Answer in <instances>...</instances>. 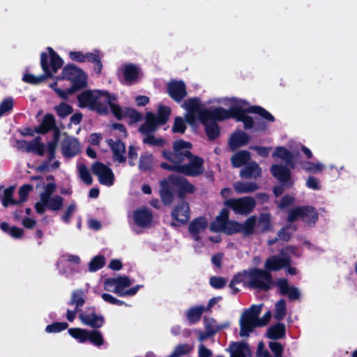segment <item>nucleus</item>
<instances>
[{
  "mask_svg": "<svg viewBox=\"0 0 357 357\" xmlns=\"http://www.w3.org/2000/svg\"><path fill=\"white\" fill-rule=\"evenodd\" d=\"M225 105L229 109L217 108L213 111H208L204 108L198 98H191L184 102L182 107L185 109V119L190 125L195 126L198 122L202 123L205 127V131L208 137L211 139H215L220 133L219 128L215 120H223L229 117L236 118L237 121H242L246 129L254 126L255 130L265 129L257 126V119H253L247 116L245 112H255L269 121H273V116L263 108L253 107L246 108L247 102L241 99L225 98Z\"/></svg>",
  "mask_w": 357,
  "mask_h": 357,
  "instance_id": "obj_1",
  "label": "nucleus"
},
{
  "mask_svg": "<svg viewBox=\"0 0 357 357\" xmlns=\"http://www.w3.org/2000/svg\"><path fill=\"white\" fill-rule=\"evenodd\" d=\"M171 113V109L168 107L160 106L158 109L157 114L151 112L147 113L146 122L141 126L139 131L146 135L143 142L153 146H162L165 141L159 137H155L151 133L155 131L159 125L167 122Z\"/></svg>",
  "mask_w": 357,
  "mask_h": 357,
  "instance_id": "obj_2",
  "label": "nucleus"
},
{
  "mask_svg": "<svg viewBox=\"0 0 357 357\" xmlns=\"http://www.w3.org/2000/svg\"><path fill=\"white\" fill-rule=\"evenodd\" d=\"M236 283H242L244 286L267 289L272 283L270 273L266 269L251 268L236 275L231 281L230 286Z\"/></svg>",
  "mask_w": 357,
  "mask_h": 357,
  "instance_id": "obj_3",
  "label": "nucleus"
},
{
  "mask_svg": "<svg viewBox=\"0 0 357 357\" xmlns=\"http://www.w3.org/2000/svg\"><path fill=\"white\" fill-rule=\"evenodd\" d=\"M262 306L252 305L250 308L245 310L239 320L241 337H248L252 332L255 327L265 326L270 320L271 312H267L262 317L258 318Z\"/></svg>",
  "mask_w": 357,
  "mask_h": 357,
  "instance_id": "obj_4",
  "label": "nucleus"
},
{
  "mask_svg": "<svg viewBox=\"0 0 357 357\" xmlns=\"http://www.w3.org/2000/svg\"><path fill=\"white\" fill-rule=\"evenodd\" d=\"M62 78L70 81L72 84L71 88L66 89L54 88L57 83L54 84L51 87L54 88L56 93L63 99L67 98L68 95L74 93L77 89L85 86L86 84V74L74 65H68L63 68Z\"/></svg>",
  "mask_w": 357,
  "mask_h": 357,
  "instance_id": "obj_5",
  "label": "nucleus"
},
{
  "mask_svg": "<svg viewBox=\"0 0 357 357\" xmlns=\"http://www.w3.org/2000/svg\"><path fill=\"white\" fill-rule=\"evenodd\" d=\"M96 96L97 98L94 100L95 105L92 110L100 114H106L109 106L112 114L117 119H120L124 116L123 110L116 103V98L114 95L105 91L96 90Z\"/></svg>",
  "mask_w": 357,
  "mask_h": 357,
  "instance_id": "obj_6",
  "label": "nucleus"
},
{
  "mask_svg": "<svg viewBox=\"0 0 357 357\" xmlns=\"http://www.w3.org/2000/svg\"><path fill=\"white\" fill-rule=\"evenodd\" d=\"M56 190V184L50 182L45 186V191L40 195V200L35 204V209L42 214L46 209L59 211L63 204V199L59 195L51 196Z\"/></svg>",
  "mask_w": 357,
  "mask_h": 357,
  "instance_id": "obj_7",
  "label": "nucleus"
},
{
  "mask_svg": "<svg viewBox=\"0 0 357 357\" xmlns=\"http://www.w3.org/2000/svg\"><path fill=\"white\" fill-rule=\"evenodd\" d=\"M133 283V280L127 276H119L109 278L104 282V289L112 291L120 296H134L141 288V285H136L132 288L128 289Z\"/></svg>",
  "mask_w": 357,
  "mask_h": 357,
  "instance_id": "obj_8",
  "label": "nucleus"
},
{
  "mask_svg": "<svg viewBox=\"0 0 357 357\" xmlns=\"http://www.w3.org/2000/svg\"><path fill=\"white\" fill-rule=\"evenodd\" d=\"M163 169L175 170L190 176H197L202 174L204 171V160L197 156L190 155L185 161L178 165H168L162 163Z\"/></svg>",
  "mask_w": 357,
  "mask_h": 357,
  "instance_id": "obj_9",
  "label": "nucleus"
},
{
  "mask_svg": "<svg viewBox=\"0 0 357 357\" xmlns=\"http://www.w3.org/2000/svg\"><path fill=\"white\" fill-rule=\"evenodd\" d=\"M298 256L296 248L288 246L281 251V257L273 255L266 259L264 263L265 269L270 271H277L282 268L288 266L290 264V255Z\"/></svg>",
  "mask_w": 357,
  "mask_h": 357,
  "instance_id": "obj_10",
  "label": "nucleus"
},
{
  "mask_svg": "<svg viewBox=\"0 0 357 357\" xmlns=\"http://www.w3.org/2000/svg\"><path fill=\"white\" fill-rule=\"evenodd\" d=\"M192 144L183 140H177L174 143L173 153L163 151L162 155L169 160L172 165H178L185 161V159L191 155L190 150Z\"/></svg>",
  "mask_w": 357,
  "mask_h": 357,
  "instance_id": "obj_11",
  "label": "nucleus"
},
{
  "mask_svg": "<svg viewBox=\"0 0 357 357\" xmlns=\"http://www.w3.org/2000/svg\"><path fill=\"white\" fill-rule=\"evenodd\" d=\"M225 205L230 208L235 213L245 215L252 211L255 207V200L250 197L237 199H229L225 201Z\"/></svg>",
  "mask_w": 357,
  "mask_h": 357,
  "instance_id": "obj_12",
  "label": "nucleus"
},
{
  "mask_svg": "<svg viewBox=\"0 0 357 357\" xmlns=\"http://www.w3.org/2000/svg\"><path fill=\"white\" fill-rule=\"evenodd\" d=\"M48 55L41 54V66L47 76H52L63 65L62 59L50 47L47 48Z\"/></svg>",
  "mask_w": 357,
  "mask_h": 357,
  "instance_id": "obj_13",
  "label": "nucleus"
},
{
  "mask_svg": "<svg viewBox=\"0 0 357 357\" xmlns=\"http://www.w3.org/2000/svg\"><path fill=\"white\" fill-rule=\"evenodd\" d=\"M178 177L176 175L169 176L160 181V196L165 204H169L173 199V195L177 192Z\"/></svg>",
  "mask_w": 357,
  "mask_h": 357,
  "instance_id": "obj_14",
  "label": "nucleus"
},
{
  "mask_svg": "<svg viewBox=\"0 0 357 357\" xmlns=\"http://www.w3.org/2000/svg\"><path fill=\"white\" fill-rule=\"evenodd\" d=\"M190 211L188 204L181 201L174 207L172 211V225L180 226L186 223L190 218Z\"/></svg>",
  "mask_w": 357,
  "mask_h": 357,
  "instance_id": "obj_15",
  "label": "nucleus"
},
{
  "mask_svg": "<svg viewBox=\"0 0 357 357\" xmlns=\"http://www.w3.org/2000/svg\"><path fill=\"white\" fill-rule=\"evenodd\" d=\"M84 302V294L82 291L76 290L73 292L68 305L73 309L68 307L66 314V318L69 321L72 322L75 319L77 312L79 311L80 307L83 306Z\"/></svg>",
  "mask_w": 357,
  "mask_h": 357,
  "instance_id": "obj_16",
  "label": "nucleus"
},
{
  "mask_svg": "<svg viewBox=\"0 0 357 357\" xmlns=\"http://www.w3.org/2000/svg\"><path fill=\"white\" fill-rule=\"evenodd\" d=\"M92 170L101 184L108 186L113 185L114 176L110 168L102 163L96 162L92 166Z\"/></svg>",
  "mask_w": 357,
  "mask_h": 357,
  "instance_id": "obj_17",
  "label": "nucleus"
},
{
  "mask_svg": "<svg viewBox=\"0 0 357 357\" xmlns=\"http://www.w3.org/2000/svg\"><path fill=\"white\" fill-rule=\"evenodd\" d=\"M70 58L77 62H93L98 66V73L101 70L102 65L100 63L99 53L97 50L92 52L83 53L81 52H70Z\"/></svg>",
  "mask_w": 357,
  "mask_h": 357,
  "instance_id": "obj_18",
  "label": "nucleus"
},
{
  "mask_svg": "<svg viewBox=\"0 0 357 357\" xmlns=\"http://www.w3.org/2000/svg\"><path fill=\"white\" fill-rule=\"evenodd\" d=\"M167 91L169 96L176 102H180L187 96V90L183 81L172 80L168 83Z\"/></svg>",
  "mask_w": 357,
  "mask_h": 357,
  "instance_id": "obj_19",
  "label": "nucleus"
},
{
  "mask_svg": "<svg viewBox=\"0 0 357 357\" xmlns=\"http://www.w3.org/2000/svg\"><path fill=\"white\" fill-rule=\"evenodd\" d=\"M132 220L134 223L140 227H148L153 220L151 212L146 208H139L133 212Z\"/></svg>",
  "mask_w": 357,
  "mask_h": 357,
  "instance_id": "obj_20",
  "label": "nucleus"
},
{
  "mask_svg": "<svg viewBox=\"0 0 357 357\" xmlns=\"http://www.w3.org/2000/svg\"><path fill=\"white\" fill-rule=\"evenodd\" d=\"M208 225L207 219L204 217H199L190 224L189 231L195 241L200 239V234L205 230Z\"/></svg>",
  "mask_w": 357,
  "mask_h": 357,
  "instance_id": "obj_21",
  "label": "nucleus"
},
{
  "mask_svg": "<svg viewBox=\"0 0 357 357\" xmlns=\"http://www.w3.org/2000/svg\"><path fill=\"white\" fill-rule=\"evenodd\" d=\"M79 318L83 324L93 328H100L104 322V319L102 316L98 315L93 312H81L79 315Z\"/></svg>",
  "mask_w": 357,
  "mask_h": 357,
  "instance_id": "obj_22",
  "label": "nucleus"
},
{
  "mask_svg": "<svg viewBox=\"0 0 357 357\" xmlns=\"http://www.w3.org/2000/svg\"><path fill=\"white\" fill-rule=\"evenodd\" d=\"M121 73L126 83L132 84L140 77L141 71L139 67L133 64H126L121 68Z\"/></svg>",
  "mask_w": 357,
  "mask_h": 357,
  "instance_id": "obj_23",
  "label": "nucleus"
},
{
  "mask_svg": "<svg viewBox=\"0 0 357 357\" xmlns=\"http://www.w3.org/2000/svg\"><path fill=\"white\" fill-rule=\"evenodd\" d=\"M56 146V142L54 140L50 142L47 146V149L49 152L50 158L48 162H44L38 167V169L40 171H50L56 169L59 167V162L58 160H52L54 158V153Z\"/></svg>",
  "mask_w": 357,
  "mask_h": 357,
  "instance_id": "obj_24",
  "label": "nucleus"
},
{
  "mask_svg": "<svg viewBox=\"0 0 357 357\" xmlns=\"http://www.w3.org/2000/svg\"><path fill=\"white\" fill-rule=\"evenodd\" d=\"M108 145L113 152V158L118 162L126 161V146L120 141L114 142L112 139L107 140Z\"/></svg>",
  "mask_w": 357,
  "mask_h": 357,
  "instance_id": "obj_25",
  "label": "nucleus"
},
{
  "mask_svg": "<svg viewBox=\"0 0 357 357\" xmlns=\"http://www.w3.org/2000/svg\"><path fill=\"white\" fill-rule=\"evenodd\" d=\"M79 151V142L75 138L67 137L62 144V153L66 157H73Z\"/></svg>",
  "mask_w": 357,
  "mask_h": 357,
  "instance_id": "obj_26",
  "label": "nucleus"
},
{
  "mask_svg": "<svg viewBox=\"0 0 357 357\" xmlns=\"http://www.w3.org/2000/svg\"><path fill=\"white\" fill-rule=\"evenodd\" d=\"M96 90H89L82 92L77 97L79 105L81 107H87L92 110L94 106V100L97 98L96 96Z\"/></svg>",
  "mask_w": 357,
  "mask_h": 357,
  "instance_id": "obj_27",
  "label": "nucleus"
},
{
  "mask_svg": "<svg viewBox=\"0 0 357 357\" xmlns=\"http://www.w3.org/2000/svg\"><path fill=\"white\" fill-rule=\"evenodd\" d=\"M229 211L227 209H222L219 215H218L215 220L211 224L210 229L212 231H224L225 230L227 219H228Z\"/></svg>",
  "mask_w": 357,
  "mask_h": 357,
  "instance_id": "obj_28",
  "label": "nucleus"
},
{
  "mask_svg": "<svg viewBox=\"0 0 357 357\" xmlns=\"http://www.w3.org/2000/svg\"><path fill=\"white\" fill-rule=\"evenodd\" d=\"M278 286L282 294L287 295L290 299L298 298L300 292L297 288L290 286L287 281L284 279L278 281Z\"/></svg>",
  "mask_w": 357,
  "mask_h": 357,
  "instance_id": "obj_29",
  "label": "nucleus"
},
{
  "mask_svg": "<svg viewBox=\"0 0 357 357\" xmlns=\"http://www.w3.org/2000/svg\"><path fill=\"white\" fill-rule=\"evenodd\" d=\"M204 324L207 333L209 335L213 334L222 329L229 327L230 322L229 321H223L221 324H218L217 321L213 318H204Z\"/></svg>",
  "mask_w": 357,
  "mask_h": 357,
  "instance_id": "obj_30",
  "label": "nucleus"
},
{
  "mask_svg": "<svg viewBox=\"0 0 357 357\" xmlns=\"http://www.w3.org/2000/svg\"><path fill=\"white\" fill-rule=\"evenodd\" d=\"M271 171L273 176L282 182L290 180V171L285 166L273 165L271 167Z\"/></svg>",
  "mask_w": 357,
  "mask_h": 357,
  "instance_id": "obj_31",
  "label": "nucleus"
},
{
  "mask_svg": "<svg viewBox=\"0 0 357 357\" xmlns=\"http://www.w3.org/2000/svg\"><path fill=\"white\" fill-rule=\"evenodd\" d=\"M249 141V137L243 132L238 131L234 133L229 139V146L232 149H235L243 145H245Z\"/></svg>",
  "mask_w": 357,
  "mask_h": 357,
  "instance_id": "obj_32",
  "label": "nucleus"
},
{
  "mask_svg": "<svg viewBox=\"0 0 357 357\" xmlns=\"http://www.w3.org/2000/svg\"><path fill=\"white\" fill-rule=\"evenodd\" d=\"M261 169L255 162H251L241 171V176L245 178H257L261 175Z\"/></svg>",
  "mask_w": 357,
  "mask_h": 357,
  "instance_id": "obj_33",
  "label": "nucleus"
},
{
  "mask_svg": "<svg viewBox=\"0 0 357 357\" xmlns=\"http://www.w3.org/2000/svg\"><path fill=\"white\" fill-rule=\"evenodd\" d=\"M272 156L274 158H280L291 167H294V164L292 162L293 155L286 148L282 146L277 147Z\"/></svg>",
  "mask_w": 357,
  "mask_h": 357,
  "instance_id": "obj_34",
  "label": "nucleus"
},
{
  "mask_svg": "<svg viewBox=\"0 0 357 357\" xmlns=\"http://www.w3.org/2000/svg\"><path fill=\"white\" fill-rule=\"evenodd\" d=\"M231 357H248L250 350L246 344L233 343L231 347Z\"/></svg>",
  "mask_w": 357,
  "mask_h": 357,
  "instance_id": "obj_35",
  "label": "nucleus"
},
{
  "mask_svg": "<svg viewBox=\"0 0 357 357\" xmlns=\"http://www.w3.org/2000/svg\"><path fill=\"white\" fill-rule=\"evenodd\" d=\"M23 146L27 151L36 152L43 155L45 152V146L40 143V138L37 137L31 142H23Z\"/></svg>",
  "mask_w": 357,
  "mask_h": 357,
  "instance_id": "obj_36",
  "label": "nucleus"
},
{
  "mask_svg": "<svg viewBox=\"0 0 357 357\" xmlns=\"http://www.w3.org/2000/svg\"><path fill=\"white\" fill-rule=\"evenodd\" d=\"M317 219L318 215L314 208L308 206L303 208L302 220L311 225L314 224Z\"/></svg>",
  "mask_w": 357,
  "mask_h": 357,
  "instance_id": "obj_37",
  "label": "nucleus"
},
{
  "mask_svg": "<svg viewBox=\"0 0 357 357\" xmlns=\"http://www.w3.org/2000/svg\"><path fill=\"white\" fill-rule=\"evenodd\" d=\"M250 158V154L247 151L237 152L231 158V163L234 167H239L245 164Z\"/></svg>",
  "mask_w": 357,
  "mask_h": 357,
  "instance_id": "obj_38",
  "label": "nucleus"
},
{
  "mask_svg": "<svg viewBox=\"0 0 357 357\" xmlns=\"http://www.w3.org/2000/svg\"><path fill=\"white\" fill-rule=\"evenodd\" d=\"M257 218L256 216H250L248 218L242 226V233L245 235H250L253 234L257 229Z\"/></svg>",
  "mask_w": 357,
  "mask_h": 357,
  "instance_id": "obj_39",
  "label": "nucleus"
},
{
  "mask_svg": "<svg viewBox=\"0 0 357 357\" xmlns=\"http://www.w3.org/2000/svg\"><path fill=\"white\" fill-rule=\"evenodd\" d=\"M235 190L238 193H248L255 191L258 186L254 182H237L234 185Z\"/></svg>",
  "mask_w": 357,
  "mask_h": 357,
  "instance_id": "obj_40",
  "label": "nucleus"
},
{
  "mask_svg": "<svg viewBox=\"0 0 357 357\" xmlns=\"http://www.w3.org/2000/svg\"><path fill=\"white\" fill-rule=\"evenodd\" d=\"M194 190V186L185 178L178 176L177 192L179 195H183L186 193H192Z\"/></svg>",
  "mask_w": 357,
  "mask_h": 357,
  "instance_id": "obj_41",
  "label": "nucleus"
},
{
  "mask_svg": "<svg viewBox=\"0 0 357 357\" xmlns=\"http://www.w3.org/2000/svg\"><path fill=\"white\" fill-rule=\"evenodd\" d=\"M54 118L52 114H46L39 127L36 128L35 132L45 133L54 126Z\"/></svg>",
  "mask_w": 357,
  "mask_h": 357,
  "instance_id": "obj_42",
  "label": "nucleus"
},
{
  "mask_svg": "<svg viewBox=\"0 0 357 357\" xmlns=\"http://www.w3.org/2000/svg\"><path fill=\"white\" fill-rule=\"evenodd\" d=\"M271 215L268 213L261 214L257 218V229L259 231H265L270 229Z\"/></svg>",
  "mask_w": 357,
  "mask_h": 357,
  "instance_id": "obj_43",
  "label": "nucleus"
},
{
  "mask_svg": "<svg viewBox=\"0 0 357 357\" xmlns=\"http://www.w3.org/2000/svg\"><path fill=\"white\" fill-rule=\"evenodd\" d=\"M105 264V258L102 255H97L89 261L88 268L90 272H96L102 268Z\"/></svg>",
  "mask_w": 357,
  "mask_h": 357,
  "instance_id": "obj_44",
  "label": "nucleus"
},
{
  "mask_svg": "<svg viewBox=\"0 0 357 357\" xmlns=\"http://www.w3.org/2000/svg\"><path fill=\"white\" fill-rule=\"evenodd\" d=\"M285 333V327L282 324H278L268 330V337L271 339H279Z\"/></svg>",
  "mask_w": 357,
  "mask_h": 357,
  "instance_id": "obj_45",
  "label": "nucleus"
},
{
  "mask_svg": "<svg viewBox=\"0 0 357 357\" xmlns=\"http://www.w3.org/2000/svg\"><path fill=\"white\" fill-rule=\"evenodd\" d=\"M68 333L75 339L77 340L79 342H85L89 339V333L86 330L78 328H70Z\"/></svg>",
  "mask_w": 357,
  "mask_h": 357,
  "instance_id": "obj_46",
  "label": "nucleus"
},
{
  "mask_svg": "<svg viewBox=\"0 0 357 357\" xmlns=\"http://www.w3.org/2000/svg\"><path fill=\"white\" fill-rule=\"evenodd\" d=\"M204 311V307L203 306H197L189 309L186 313L188 319L191 323H195L198 321Z\"/></svg>",
  "mask_w": 357,
  "mask_h": 357,
  "instance_id": "obj_47",
  "label": "nucleus"
},
{
  "mask_svg": "<svg viewBox=\"0 0 357 357\" xmlns=\"http://www.w3.org/2000/svg\"><path fill=\"white\" fill-rule=\"evenodd\" d=\"M1 229L9 234L13 238H20L23 234V229L15 227H9L7 223H2L1 225Z\"/></svg>",
  "mask_w": 357,
  "mask_h": 357,
  "instance_id": "obj_48",
  "label": "nucleus"
},
{
  "mask_svg": "<svg viewBox=\"0 0 357 357\" xmlns=\"http://www.w3.org/2000/svg\"><path fill=\"white\" fill-rule=\"evenodd\" d=\"M79 175L80 178L87 185H90L92 183V178L89 173V169L86 167L82 164H79L77 166Z\"/></svg>",
  "mask_w": 357,
  "mask_h": 357,
  "instance_id": "obj_49",
  "label": "nucleus"
},
{
  "mask_svg": "<svg viewBox=\"0 0 357 357\" xmlns=\"http://www.w3.org/2000/svg\"><path fill=\"white\" fill-rule=\"evenodd\" d=\"M225 232L227 234H234L236 232H241V224L236 221H230L227 219Z\"/></svg>",
  "mask_w": 357,
  "mask_h": 357,
  "instance_id": "obj_50",
  "label": "nucleus"
},
{
  "mask_svg": "<svg viewBox=\"0 0 357 357\" xmlns=\"http://www.w3.org/2000/svg\"><path fill=\"white\" fill-rule=\"evenodd\" d=\"M55 110L57 114L61 118H65L73 112L71 106L64 102L60 103L59 105L56 106Z\"/></svg>",
  "mask_w": 357,
  "mask_h": 357,
  "instance_id": "obj_51",
  "label": "nucleus"
},
{
  "mask_svg": "<svg viewBox=\"0 0 357 357\" xmlns=\"http://www.w3.org/2000/svg\"><path fill=\"white\" fill-rule=\"evenodd\" d=\"M286 314V304L284 300L279 301L275 304V317L278 320H281L284 318Z\"/></svg>",
  "mask_w": 357,
  "mask_h": 357,
  "instance_id": "obj_52",
  "label": "nucleus"
},
{
  "mask_svg": "<svg viewBox=\"0 0 357 357\" xmlns=\"http://www.w3.org/2000/svg\"><path fill=\"white\" fill-rule=\"evenodd\" d=\"M303 169L312 173L321 172L324 169V165L321 163L305 162L303 165Z\"/></svg>",
  "mask_w": 357,
  "mask_h": 357,
  "instance_id": "obj_53",
  "label": "nucleus"
},
{
  "mask_svg": "<svg viewBox=\"0 0 357 357\" xmlns=\"http://www.w3.org/2000/svg\"><path fill=\"white\" fill-rule=\"evenodd\" d=\"M67 327L68 324L66 322H55L47 326L45 331L47 333H58L65 330Z\"/></svg>",
  "mask_w": 357,
  "mask_h": 357,
  "instance_id": "obj_54",
  "label": "nucleus"
},
{
  "mask_svg": "<svg viewBox=\"0 0 357 357\" xmlns=\"http://www.w3.org/2000/svg\"><path fill=\"white\" fill-rule=\"evenodd\" d=\"M152 165V155H144L141 156L139 160V169L142 171L149 170Z\"/></svg>",
  "mask_w": 357,
  "mask_h": 357,
  "instance_id": "obj_55",
  "label": "nucleus"
},
{
  "mask_svg": "<svg viewBox=\"0 0 357 357\" xmlns=\"http://www.w3.org/2000/svg\"><path fill=\"white\" fill-rule=\"evenodd\" d=\"M191 349L192 347L188 344L178 345L174 349V351L169 357H179L188 354Z\"/></svg>",
  "mask_w": 357,
  "mask_h": 357,
  "instance_id": "obj_56",
  "label": "nucleus"
},
{
  "mask_svg": "<svg viewBox=\"0 0 357 357\" xmlns=\"http://www.w3.org/2000/svg\"><path fill=\"white\" fill-rule=\"evenodd\" d=\"M13 192H14L13 188H8V189H6L5 190H3L4 197H3L2 203L5 207H7L10 204H17V202L12 199V196L13 195Z\"/></svg>",
  "mask_w": 357,
  "mask_h": 357,
  "instance_id": "obj_57",
  "label": "nucleus"
},
{
  "mask_svg": "<svg viewBox=\"0 0 357 357\" xmlns=\"http://www.w3.org/2000/svg\"><path fill=\"white\" fill-rule=\"evenodd\" d=\"M295 229L296 228L294 225L284 227L278 232V237L282 240L288 241Z\"/></svg>",
  "mask_w": 357,
  "mask_h": 357,
  "instance_id": "obj_58",
  "label": "nucleus"
},
{
  "mask_svg": "<svg viewBox=\"0 0 357 357\" xmlns=\"http://www.w3.org/2000/svg\"><path fill=\"white\" fill-rule=\"evenodd\" d=\"M75 210L76 204L75 203L69 204L65 209L64 213L61 216L62 221L65 223H68L72 215L75 211Z\"/></svg>",
  "mask_w": 357,
  "mask_h": 357,
  "instance_id": "obj_59",
  "label": "nucleus"
},
{
  "mask_svg": "<svg viewBox=\"0 0 357 357\" xmlns=\"http://www.w3.org/2000/svg\"><path fill=\"white\" fill-rule=\"evenodd\" d=\"M88 340L96 346H100L103 344V338L101 333L96 331L89 333Z\"/></svg>",
  "mask_w": 357,
  "mask_h": 357,
  "instance_id": "obj_60",
  "label": "nucleus"
},
{
  "mask_svg": "<svg viewBox=\"0 0 357 357\" xmlns=\"http://www.w3.org/2000/svg\"><path fill=\"white\" fill-rule=\"evenodd\" d=\"M13 107V100L6 98L0 104V116L11 111Z\"/></svg>",
  "mask_w": 357,
  "mask_h": 357,
  "instance_id": "obj_61",
  "label": "nucleus"
},
{
  "mask_svg": "<svg viewBox=\"0 0 357 357\" xmlns=\"http://www.w3.org/2000/svg\"><path fill=\"white\" fill-rule=\"evenodd\" d=\"M185 128L186 126L184 120L180 116L176 117L172 127L173 132L183 133Z\"/></svg>",
  "mask_w": 357,
  "mask_h": 357,
  "instance_id": "obj_62",
  "label": "nucleus"
},
{
  "mask_svg": "<svg viewBox=\"0 0 357 357\" xmlns=\"http://www.w3.org/2000/svg\"><path fill=\"white\" fill-rule=\"evenodd\" d=\"M113 134L119 138L126 137V131L125 127L122 124L114 123L112 126Z\"/></svg>",
  "mask_w": 357,
  "mask_h": 357,
  "instance_id": "obj_63",
  "label": "nucleus"
},
{
  "mask_svg": "<svg viewBox=\"0 0 357 357\" xmlns=\"http://www.w3.org/2000/svg\"><path fill=\"white\" fill-rule=\"evenodd\" d=\"M45 76L41 75L39 77H35L33 75L31 74H25L23 76V80L25 82L30 83V84H38L41 82H43L45 79Z\"/></svg>",
  "mask_w": 357,
  "mask_h": 357,
  "instance_id": "obj_64",
  "label": "nucleus"
}]
</instances>
